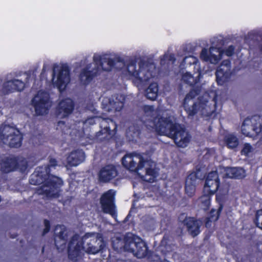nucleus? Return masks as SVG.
Returning a JSON list of instances; mask_svg holds the SVG:
<instances>
[{
	"label": "nucleus",
	"mask_w": 262,
	"mask_h": 262,
	"mask_svg": "<svg viewBox=\"0 0 262 262\" xmlns=\"http://www.w3.org/2000/svg\"><path fill=\"white\" fill-rule=\"evenodd\" d=\"M141 121L147 128L155 129L160 134L173 139L179 147H186L190 140L185 126L178 123L173 116H142Z\"/></svg>",
	"instance_id": "obj_1"
},
{
	"label": "nucleus",
	"mask_w": 262,
	"mask_h": 262,
	"mask_svg": "<svg viewBox=\"0 0 262 262\" xmlns=\"http://www.w3.org/2000/svg\"><path fill=\"white\" fill-rule=\"evenodd\" d=\"M122 164L129 170L137 172L145 181L152 182L157 176L155 164L149 161L145 160L140 155H125L122 159Z\"/></svg>",
	"instance_id": "obj_2"
},
{
	"label": "nucleus",
	"mask_w": 262,
	"mask_h": 262,
	"mask_svg": "<svg viewBox=\"0 0 262 262\" xmlns=\"http://www.w3.org/2000/svg\"><path fill=\"white\" fill-rule=\"evenodd\" d=\"M128 74L135 78L137 85L151 78L156 72V66L151 57H143L138 65L134 59H130L127 66Z\"/></svg>",
	"instance_id": "obj_3"
},
{
	"label": "nucleus",
	"mask_w": 262,
	"mask_h": 262,
	"mask_svg": "<svg viewBox=\"0 0 262 262\" xmlns=\"http://www.w3.org/2000/svg\"><path fill=\"white\" fill-rule=\"evenodd\" d=\"M29 75L26 73L12 72L6 75L2 92L6 95L15 91L21 92L28 82Z\"/></svg>",
	"instance_id": "obj_4"
},
{
	"label": "nucleus",
	"mask_w": 262,
	"mask_h": 262,
	"mask_svg": "<svg viewBox=\"0 0 262 262\" xmlns=\"http://www.w3.org/2000/svg\"><path fill=\"white\" fill-rule=\"evenodd\" d=\"M62 185L63 181L61 178L51 175L41 186L37 188L36 193L48 199H56L60 196V187Z\"/></svg>",
	"instance_id": "obj_5"
},
{
	"label": "nucleus",
	"mask_w": 262,
	"mask_h": 262,
	"mask_svg": "<svg viewBox=\"0 0 262 262\" xmlns=\"http://www.w3.org/2000/svg\"><path fill=\"white\" fill-rule=\"evenodd\" d=\"M71 68L67 63L54 64L53 67L52 82L60 91L65 90L71 81Z\"/></svg>",
	"instance_id": "obj_6"
},
{
	"label": "nucleus",
	"mask_w": 262,
	"mask_h": 262,
	"mask_svg": "<svg viewBox=\"0 0 262 262\" xmlns=\"http://www.w3.org/2000/svg\"><path fill=\"white\" fill-rule=\"evenodd\" d=\"M23 136L15 127L2 124L0 126V140L10 147L17 148L21 146Z\"/></svg>",
	"instance_id": "obj_7"
},
{
	"label": "nucleus",
	"mask_w": 262,
	"mask_h": 262,
	"mask_svg": "<svg viewBox=\"0 0 262 262\" xmlns=\"http://www.w3.org/2000/svg\"><path fill=\"white\" fill-rule=\"evenodd\" d=\"M93 63H96L100 75L102 71H110L113 67L121 69L125 65L124 59L120 57L110 58L107 54L99 55L95 54L93 57Z\"/></svg>",
	"instance_id": "obj_8"
},
{
	"label": "nucleus",
	"mask_w": 262,
	"mask_h": 262,
	"mask_svg": "<svg viewBox=\"0 0 262 262\" xmlns=\"http://www.w3.org/2000/svg\"><path fill=\"white\" fill-rule=\"evenodd\" d=\"M85 252L88 254H96L104 247L102 236L99 233H86L83 236H80Z\"/></svg>",
	"instance_id": "obj_9"
},
{
	"label": "nucleus",
	"mask_w": 262,
	"mask_h": 262,
	"mask_svg": "<svg viewBox=\"0 0 262 262\" xmlns=\"http://www.w3.org/2000/svg\"><path fill=\"white\" fill-rule=\"evenodd\" d=\"M86 253L80 239V235H74L68 244V258L72 262H81Z\"/></svg>",
	"instance_id": "obj_10"
},
{
	"label": "nucleus",
	"mask_w": 262,
	"mask_h": 262,
	"mask_svg": "<svg viewBox=\"0 0 262 262\" xmlns=\"http://www.w3.org/2000/svg\"><path fill=\"white\" fill-rule=\"evenodd\" d=\"M130 235L127 239L126 248L127 252L132 253L139 258L145 257L148 252L146 244L138 236L132 233Z\"/></svg>",
	"instance_id": "obj_11"
},
{
	"label": "nucleus",
	"mask_w": 262,
	"mask_h": 262,
	"mask_svg": "<svg viewBox=\"0 0 262 262\" xmlns=\"http://www.w3.org/2000/svg\"><path fill=\"white\" fill-rule=\"evenodd\" d=\"M32 102L35 108L36 115L47 114L49 109L51 106L49 94L43 91H38Z\"/></svg>",
	"instance_id": "obj_12"
},
{
	"label": "nucleus",
	"mask_w": 262,
	"mask_h": 262,
	"mask_svg": "<svg viewBox=\"0 0 262 262\" xmlns=\"http://www.w3.org/2000/svg\"><path fill=\"white\" fill-rule=\"evenodd\" d=\"M200 88L197 86L192 89L186 95L184 100L183 105L188 115H195L199 113L200 110L204 108L201 102L197 103L192 100L200 94Z\"/></svg>",
	"instance_id": "obj_13"
},
{
	"label": "nucleus",
	"mask_w": 262,
	"mask_h": 262,
	"mask_svg": "<svg viewBox=\"0 0 262 262\" xmlns=\"http://www.w3.org/2000/svg\"><path fill=\"white\" fill-rule=\"evenodd\" d=\"M115 193L114 191L110 189L103 193L100 199L101 211L104 213L110 214L114 218L117 216L114 203Z\"/></svg>",
	"instance_id": "obj_14"
},
{
	"label": "nucleus",
	"mask_w": 262,
	"mask_h": 262,
	"mask_svg": "<svg viewBox=\"0 0 262 262\" xmlns=\"http://www.w3.org/2000/svg\"><path fill=\"white\" fill-rule=\"evenodd\" d=\"M124 100V95L119 94H115L110 98H106L103 100V108L107 112H119L122 108Z\"/></svg>",
	"instance_id": "obj_15"
},
{
	"label": "nucleus",
	"mask_w": 262,
	"mask_h": 262,
	"mask_svg": "<svg viewBox=\"0 0 262 262\" xmlns=\"http://www.w3.org/2000/svg\"><path fill=\"white\" fill-rule=\"evenodd\" d=\"M96 63H90L82 69L79 75V80L83 85L88 84L93 79L99 75L98 70Z\"/></svg>",
	"instance_id": "obj_16"
},
{
	"label": "nucleus",
	"mask_w": 262,
	"mask_h": 262,
	"mask_svg": "<svg viewBox=\"0 0 262 262\" xmlns=\"http://www.w3.org/2000/svg\"><path fill=\"white\" fill-rule=\"evenodd\" d=\"M101 119L100 126L101 127H103V129L96 133V137L100 141L107 140L112 137L111 128L113 127L116 128V125L113 119L111 118H101Z\"/></svg>",
	"instance_id": "obj_17"
},
{
	"label": "nucleus",
	"mask_w": 262,
	"mask_h": 262,
	"mask_svg": "<svg viewBox=\"0 0 262 262\" xmlns=\"http://www.w3.org/2000/svg\"><path fill=\"white\" fill-rule=\"evenodd\" d=\"M51 175L49 173L48 166L37 167L30 176V183L35 185L45 183Z\"/></svg>",
	"instance_id": "obj_18"
},
{
	"label": "nucleus",
	"mask_w": 262,
	"mask_h": 262,
	"mask_svg": "<svg viewBox=\"0 0 262 262\" xmlns=\"http://www.w3.org/2000/svg\"><path fill=\"white\" fill-rule=\"evenodd\" d=\"M219 185L220 181L217 173L215 171H211L206 178L204 192L214 194L217 190Z\"/></svg>",
	"instance_id": "obj_19"
},
{
	"label": "nucleus",
	"mask_w": 262,
	"mask_h": 262,
	"mask_svg": "<svg viewBox=\"0 0 262 262\" xmlns=\"http://www.w3.org/2000/svg\"><path fill=\"white\" fill-rule=\"evenodd\" d=\"M200 58L206 62L215 64L221 58V52L215 47H210L209 50L204 48L201 52Z\"/></svg>",
	"instance_id": "obj_20"
},
{
	"label": "nucleus",
	"mask_w": 262,
	"mask_h": 262,
	"mask_svg": "<svg viewBox=\"0 0 262 262\" xmlns=\"http://www.w3.org/2000/svg\"><path fill=\"white\" fill-rule=\"evenodd\" d=\"M118 174L116 167L113 164H108L102 167L99 173V180L101 182L108 183L115 178Z\"/></svg>",
	"instance_id": "obj_21"
},
{
	"label": "nucleus",
	"mask_w": 262,
	"mask_h": 262,
	"mask_svg": "<svg viewBox=\"0 0 262 262\" xmlns=\"http://www.w3.org/2000/svg\"><path fill=\"white\" fill-rule=\"evenodd\" d=\"M230 62L224 60L216 71V81L218 84L222 85L228 81L231 76Z\"/></svg>",
	"instance_id": "obj_22"
},
{
	"label": "nucleus",
	"mask_w": 262,
	"mask_h": 262,
	"mask_svg": "<svg viewBox=\"0 0 262 262\" xmlns=\"http://www.w3.org/2000/svg\"><path fill=\"white\" fill-rule=\"evenodd\" d=\"M67 231L64 226H57L55 229V245L57 249H63L67 240Z\"/></svg>",
	"instance_id": "obj_23"
},
{
	"label": "nucleus",
	"mask_w": 262,
	"mask_h": 262,
	"mask_svg": "<svg viewBox=\"0 0 262 262\" xmlns=\"http://www.w3.org/2000/svg\"><path fill=\"white\" fill-rule=\"evenodd\" d=\"M251 123L250 119L247 118L244 120L242 126V133L246 136L252 137L257 135L261 130L260 123H257L256 125H253L251 124Z\"/></svg>",
	"instance_id": "obj_24"
},
{
	"label": "nucleus",
	"mask_w": 262,
	"mask_h": 262,
	"mask_svg": "<svg viewBox=\"0 0 262 262\" xmlns=\"http://www.w3.org/2000/svg\"><path fill=\"white\" fill-rule=\"evenodd\" d=\"M85 159L84 152L77 150L71 152L67 157V163L71 166H76L82 162Z\"/></svg>",
	"instance_id": "obj_25"
},
{
	"label": "nucleus",
	"mask_w": 262,
	"mask_h": 262,
	"mask_svg": "<svg viewBox=\"0 0 262 262\" xmlns=\"http://www.w3.org/2000/svg\"><path fill=\"white\" fill-rule=\"evenodd\" d=\"M202 225V222L193 217H189L186 221L187 230L189 233L193 237L196 236L200 232V228Z\"/></svg>",
	"instance_id": "obj_26"
},
{
	"label": "nucleus",
	"mask_w": 262,
	"mask_h": 262,
	"mask_svg": "<svg viewBox=\"0 0 262 262\" xmlns=\"http://www.w3.org/2000/svg\"><path fill=\"white\" fill-rule=\"evenodd\" d=\"M130 234L131 233H127L123 238L118 237H114L112 239V246L114 249L118 252L122 251L127 252V249L126 248L127 239L130 236Z\"/></svg>",
	"instance_id": "obj_27"
},
{
	"label": "nucleus",
	"mask_w": 262,
	"mask_h": 262,
	"mask_svg": "<svg viewBox=\"0 0 262 262\" xmlns=\"http://www.w3.org/2000/svg\"><path fill=\"white\" fill-rule=\"evenodd\" d=\"M204 168L199 166L196 167V171L190 173L186 179L185 183L191 184L196 186L199 180H201L205 176Z\"/></svg>",
	"instance_id": "obj_28"
},
{
	"label": "nucleus",
	"mask_w": 262,
	"mask_h": 262,
	"mask_svg": "<svg viewBox=\"0 0 262 262\" xmlns=\"http://www.w3.org/2000/svg\"><path fill=\"white\" fill-rule=\"evenodd\" d=\"M226 177L231 179H242L245 174V170L241 167H226L225 169Z\"/></svg>",
	"instance_id": "obj_29"
},
{
	"label": "nucleus",
	"mask_w": 262,
	"mask_h": 262,
	"mask_svg": "<svg viewBox=\"0 0 262 262\" xmlns=\"http://www.w3.org/2000/svg\"><path fill=\"white\" fill-rule=\"evenodd\" d=\"M16 157H10L3 159L1 163V170L8 173L16 169Z\"/></svg>",
	"instance_id": "obj_30"
},
{
	"label": "nucleus",
	"mask_w": 262,
	"mask_h": 262,
	"mask_svg": "<svg viewBox=\"0 0 262 262\" xmlns=\"http://www.w3.org/2000/svg\"><path fill=\"white\" fill-rule=\"evenodd\" d=\"M200 75V67H198L196 68V72L195 71L193 74L189 72H186L183 74L182 76V80L185 83L190 85H193L199 82Z\"/></svg>",
	"instance_id": "obj_31"
},
{
	"label": "nucleus",
	"mask_w": 262,
	"mask_h": 262,
	"mask_svg": "<svg viewBox=\"0 0 262 262\" xmlns=\"http://www.w3.org/2000/svg\"><path fill=\"white\" fill-rule=\"evenodd\" d=\"M74 108V104L70 99H66L60 101L58 104V111L59 114H70Z\"/></svg>",
	"instance_id": "obj_32"
},
{
	"label": "nucleus",
	"mask_w": 262,
	"mask_h": 262,
	"mask_svg": "<svg viewBox=\"0 0 262 262\" xmlns=\"http://www.w3.org/2000/svg\"><path fill=\"white\" fill-rule=\"evenodd\" d=\"M158 92V84L156 82L151 83L145 90V96L148 99L154 100L157 98Z\"/></svg>",
	"instance_id": "obj_33"
},
{
	"label": "nucleus",
	"mask_w": 262,
	"mask_h": 262,
	"mask_svg": "<svg viewBox=\"0 0 262 262\" xmlns=\"http://www.w3.org/2000/svg\"><path fill=\"white\" fill-rule=\"evenodd\" d=\"M225 142L227 147L231 149L236 148L239 143L237 138L233 135H229L226 136Z\"/></svg>",
	"instance_id": "obj_34"
},
{
	"label": "nucleus",
	"mask_w": 262,
	"mask_h": 262,
	"mask_svg": "<svg viewBox=\"0 0 262 262\" xmlns=\"http://www.w3.org/2000/svg\"><path fill=\"white\" fill-rule=\"evenodd\" d=\"M16 169H18L21 172L25 171L28 167V162L23 157H16Z\"/></svg>",
	"instance_id": "obj_35"
},
{
	"label": "nucleus",
	"mask_w": 262,
	"mask_h": 262,
	"mask_svg": "<svg viewBox=\"0 0 262 262\" xmlns=\"http://www.w3.org/2000/svg\"><path fill=\"white\" fill-rule=\"evenodd\" d=\"M212 194L211 193L204 192V194L200 198V201L204 210L208 209L210 204V195Z\"/></svg>",
	"instance_id": "obj_36"
},
{
	"label": "nucleus",
	"mask_w": 262,
	"mask_h": 262,
	"mask_svg": "<svg viewBox=\"0 0 262 262\" xmlns=\"http://www.w3.org/2000/svg\"><path fill=\"white\" fill-rule=\"evenodd\" d=\"M159 248L162 252H163L164 254L167 252H170L172 250L171 246L168 244V238L167 237H163L162 239Z\"/></svg>",
	"instance_id": "obj_37"
},
{
	"label": "nucleus",
	"mask_w": 262,
	"mask_h": 262,
	"mask_svg": "<svg viewBox=\"0 0 262 262\" xmlns=\"http://www.w3.org/2000/svg\"><path fill=\"white\" fill-rule=\"evenodd\" d=\"M229 185H226L224 188L220 190L219 193L216 195V200L219 201H223L228 193Z\"/></svg>",
	"instance_id": "obj_38"
},
{
	"label": "nucleus",
	"mask_w": 262,
	"mask_h": 262,
	"mask_svg": "<svg viewBox=\"0 0 262 262\" xmlns=\"http://www.w3.org/2000/svg\"><path fill=\"white\" fill-rule=\"evenodd\" d=\"M134 127H129L127 129L126 134V137L129 139V140H134L136 138L138 137L139 133L137 130H135Z\"/></svg>",
	"instance_id": "obj_39"
},
{
	"label": "nucleus",
	"mask_w": 262,
	"mask_h": 262,
	"mask_svg": "<svg viewBox=\"0 0 262 262\" xmlns=\"http://www.w3.org/2000/svg\"><path fill=\"white\" fill-rule=\"evenodd\" d=\"M212 46L211 47H215L220 49V47L224 45V41L221 37H214L210 40Z\"/></svg>",
	"instance_id": "obj_40"
},
{
	"label": "nucleus",
	"mask_w": 262,
	"mask_h": 262,
	"mask_svg": "<svg viewBox=\"0 0 262 262\" xmlns=\"http://www.w3.org/2000/svg\"><path fill=\"white\" fill-rule=\"evenodd\" d=\"M254 223L257 227L262 230V209L257 211Z\"/></svg>",
	"instance_id": "obj_41"
},
{
	"label": "nucleus",
	"mask_w": 262,
	"mask_h": 262,
	"mask_svg": "<svg viewBox=\"0 0 262 262\" xmlns=\"http://www.w3.org/2000/svg\"><path fill=\"white\" fill-rule=\"evenodd\" d=\"M184 61L188 62L190 66H193L194 70H196V68L199 67L198 65V60L194 56H189L186 57L184 59Z\"/></svg>",
	"instance_id": "obj_42"
},
{
	"label": "nucleus",
	"mask_w": 262,
	"mask_h": 262,
	"mask_svg": "<svg viewBox=\"0 0 262 262\" xmlns=\"http://www.w3.org/2000/svg\"><path fill=\"white\" fill-rule=\"evenodd\" d=\"M195 186L193 184L185 183V192L188 196H191L194 194L195 191Z\"/></svg>",
	"instance_id": "obj_43"
},
{
	"label": "nucleus",
	"mask_w": 262,
	"mask_h": 262,
	"mask_svg": "<svg viewBox=\"0 0 262 262\" xmlns=\"http://www.w3.org/2000/svg\"><path fill=\"white\" fill-rule=\"evenodd\" d=\"M223 208V206L221 204H220V206L219 208L218 209L217 211H215V210H212L210 213H211V220L213 221H216L218 220L220 215V212L222 210Z\"/></svg>",
	"instance_id": "obj_44"
},
{
	"label": "nucleus",
	"mask_w": 262,
	"mask_h": 262,
	"mask_svg": "<svg viewBox=\"0 0 262 262\" xmlns=\"http://www.w3.org/2000/svg\"><path fill=\"white\" fill-rule=\"evenodd\" d=\"M203 97L205 99H207V97H210V99H211V101L214 103V106H216V95L214 92H211L209 94L208 93H205L204 94Z\"/></svg>",
	"instance_id": "obj_45"
},
{
	"label": "nucleus",
	"mask_w": 262,
	"mask_h": 262,
	"mask_svg": "<svg viewBox=\"0 0 262 262\" xmlns=\"http://www.w3.org/2000/svg\"><path fill=\"white\" fill-rule=\"evenodd\" d=\"M252 147L249 143H245L241 151V153L242 154L247 155L248 153L252 151Z\"/></svg>",
	"instance_id": "obj_46"
},
{
	"label": "nucleus",
	"mask_w": 262,
	"mask_h": 262,
	"mask_svg": "<svg viewBox=\"0 0 262 262\" xmlns=\"http://www.w3.org/2000/svg\"><path fill=\"white\" fill-rule=\"evenodd\" d=\"M234 52V47L233 46H230L225 51V53L228 56H232Z\"/></svg>",
	"instance_id": "obj_47"
},
{
	"label": "nucleus",
	"mask_w": 262,
	"mask_h": 262,
	"mask_svg": "<svg viewBox=\"0 0 262 262\" xmlns=\"http://www.w3.org/2000/svg\"><path fill=\"white\" fill-rule=\"evenodd\" d=\"M189 219L186 215L185 213H181L179 217L178 220L180 222H182L184 224V225H186V221Z\"/></svg>",
	"instance_id": "obj_48"
},
{
	"label": "nucleus",
	"mask_w": 262,
	"mask_h": 262,
	"mask_svg": "<svg viewBox=\"0 0 262 262\" xmlns=\"http://www.w3.org/2000/svg\"><path fill=\"white\" fill-rule=\"evenodd\" d=\"M57 165V162L55 159L51 158L49 160V164L47 165H45L44 166H48L49 167V171H50V167H55Z\"/></svg>",
	"instance_id": "obj_49"
},
{
	"label": "nucleus",
	"mask_w": 262,
	"mask_h": 262,
	"mask_svg": "<svg viewBox=\"0 0 262 262\" xmlns=\"http://www.w3.org/2000/svg\"><path fill=\"white\" fill-rule=\"evenodd\" d=\"M144 112L145 113H153L154 111V107L151 105H145L143 107Z\"/></svg>",
	"instance_id": "obj_50"
},
{
	"label": "nucleus",
	"mask_w": 262,
	"mask_h": 262,
	"mask_svg": "<svg viewBox=\"0 0 262 262\" xmlns=\"http://www.w3.org/2000/svg\"><path fill=\"white\" fill-rule=\"evenodd\" d=\"M256 36V33L253 32H249L246 36L245 37V40L246 41H248L249 39H253L254 37Z\"/></svg>",
	"instance_id": "obj_51"
},
{
	"label": "nucleus",
	"mask_w": 262,
	"mask_h": 262,
	"mask_svg": "<svg viewBox=\"0 0 262 262\" xmlns=\"http://www.w3.org/2000/svg\"><path fill=\"white\" fill-rule=\"evenodd\" d=\"M86 113H92L93 114H96L97 112H96V110L95 108H94L93 106H91L90 107V108L86 109Z\"/></svg>",
	"instance_id": "obj_52"
},
{
	"label": "nucleus",
	"mask_w": 262,
	"mask_h": 262,
	"mask_svg": "<svg viewBox=\"0 0 262 262\" xmlns=\"http://www.w3.org/2000/svg\"><path fill=\"white\" fill-rule=\"evenodd\" d=\"M168 53H165L161 57V64H163L165 63V61L167 60Z\"/></svg>",
	"instance_id": "obj_53"
},
{
	"label": "nucleus",
	"mask_w": 262,
	"mask_h": 262,
	"mask_svg": "<svg viewBox=\"0 0 262 262\" xmlns=\"http://www.w3.org/2000/svg\"><path fill=\"white\" fill-rule=\"evenodd\" d=\"M84 123H88L89 124H93L94 123V117H91L89 118L88 120H85Z\"/></svg>",
	"instance_id": "obj_54"
},
{
	"label": "nucleus",
	"mask_w": 262,
	"mask_h": 262,
	"mask_svg": "<svg viewBox=\"0 0 262 262\" xmlns=\"http://www.w3.org/2000/svg\"><path fill=\"white\" fill-rule=\"evenodd\" d=\"M167 60L169 61H174L175 60V58L174 57V55L172 54L168 53V57Z\"/></svg>",
	"instance_id": "obj_55"
},
{
	"label": "nucleus",
	"mask_w": 262,
	"mask_h": 262,
	"mask_svg": "<svg viewBox=\"0 0 262 262\" xmlns=\"http://www.w3.org/2000/svg\"><path fill=\"white\" fill-rule=\"evenodd\" d=\"M257 119L258 120H259L260 119V116H259V115H257V116H252L251 119L252 120L256 121Z\"/></svg>",
	"instance_id": "obj_56"
},
{
	"label": "nucleus",
	"mask_w": 262,
	"mask_h": 262,
	"mask_svg": "<svg viewBox=\"0 0 262 262\" xmlns=\"http://www.w3.org/2000/svg\"><path fill=\"white\" fill-rule=\"evenodd\" d=\"M50 230V228L47 227H45V228L43 230V235H45V234H46L47 233H48Z\"/></svg>",
	"instance_id": "obj_57"
},
{
	"label": "nucleus",
	"mask_w": 262,
	"mask_h": 262,
	"mask_svg": "<svg viewBox=\"0 0 262 262\" xmlns=\"http://www.w3.org/2000/svg\"><path fill=\"white\" fill-rule=\"evenodd\" d=\"M44 223H45V227H48L50 228V223H49V222L48 221H47L46 220H45Z\"/></svg>",
	"instance_id": "obj_58"
},
{
	"label": "nucleus",
	"mask_w": 262,
	"mask_h": 262,
	"mask_svg": "<svg viewBox=\"0 0 262 262\" xmlns=\"http://www.w3.org/2000/svg\"><path fill=\"white\" fill-rule=\"evenodd\" d=\"M63 125L64 124V122L63 121H59L58 122V125L59 126L60 125Z\"/></svg>",
	"instance_id": "obj_59"
},
{
	"label": "nucleus",
	"mask_w": 262,
	"mask_h": 262,
	"mask_svg": "<svg viewBox=\"0 0 262 262\" xmlns=\"http://www.w3.org/2000/svg\"><path fill=\"white\" fill-rule=\"evenodd\" d=\"M259 51L262 52V43L259 46Z\"/></svg>",
	"instance_id": "obj_60"
},
{
	"label": "nucleus",
	"mask_w": 262,
	"mask_h": 262,
	"mask_svg": "<svg viewBox=\"0 0 262 262\" xmlns=\"http://www.w3.org/2000/svg\"><path fill=\"white\" fill-rule=\"evenodd\" d=\"M122 262H134V261H132L131 260L128 259L127 260H125Z\"/></svg>",
	"instance_id": "obj_61"
},
{
	"label": "nucleus",
	"mask_w": 262,
	"mask_h": 262,
	"mask_svg": "<svg viewBox=\"0 0 262 262\" xmlns=\"http://www.w3.org/2000/svg\"><path fill=\"white\" fill-rule=\"evenodd\" d=\"M212 114H213V113L217 114L218 113L215 112V111L214 110V111H212Z\"/></svg>",
	"instance_id": "obj_62"
},
{
	"label": "nucleus",
	"mask_w": 262,
	"mask_h": 262,
	"mask_svg": "<svg viewBox=\"0 0 262 262\" xmlns=\"http://www.w3.org/2000/svg\"><path fill=\"white\" fill-rule=\"evenodd\" d=\"M259 182L260 183H262V177H261V179L259 181Z\"/></svg>",
	"instance_id": "obj_63"
},
{
	"label": "nucleus",
	"mask_w": 262,
	"mask_h": 262,
	"mask_svg": "<svg viewBox=\"0 0 262 262\" xmlns=\"http://www.w3.org/2000/svg\"><path fill=\"white\" fill-rule=\"evenodd\" d=\"M182 232V229H180V234Z\"/></svg>",
	"instance_id": "obj_64"
}]
</instances>
